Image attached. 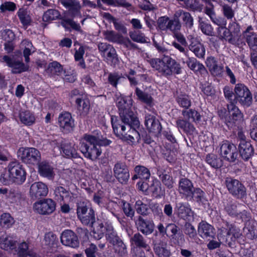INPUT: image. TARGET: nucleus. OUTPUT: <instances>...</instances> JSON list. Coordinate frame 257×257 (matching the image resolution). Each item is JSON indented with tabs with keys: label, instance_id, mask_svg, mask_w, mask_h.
<instances>
[{
	"label": "nucleus",
	"instance_id": "f257e3e1",
	"mask_svg": "<svg viewBox=\"0 0 257 257\" xmlns=\"http://www.w3.org/2000/svg\"><path fill=\"white\" fill-rule=\"evenodd\" d=\"M77 215L81 223L90 225L93 228L92 235L96 239L101 238L105 232L103 222L98 220L95 222V213L87 201H79L77 204Z\"/></svg>",
	"mask_w": 257,
	"mask_h": 257
},
{
	"label": "nucleus",
	"instance_id": "f03ea898",
	"mask_svg": "<svg viewBox=\"0 0 257 257\" xmlns=\"http://www.w3.org/2000/svg\"><path fill=\"white\" fill-rule=\"evenodd\" d=\"M111 141L101 136L85 135L81 143L80 150L85 157L91 160L97 159L101 154L100 146H106Z\"/></svg>",
	"mask_w": 257,
	"mask_h": 257
},
{
	"label": "nucleus",
	"instance_id": "7ed1b4c3",
	"mask_svg": "<svg viewBox=\"0 0 257 257\" xmlns=\"http://www.w3.org/2000/svg\"><path fill=\"white\" fill-rule=\"evenodd\" d=\"M7 170L8 173H3L0 177V181L5 185L10 183L22 184L26 179L27 173L23 166L18 162H12L9 164Z\"/></svg>",
	"mask_w": 257,
	"mask_h": 257
},
{
	"label": "nucleus",
	"instance_id": "20e7f679",
	"mask_svg": "<svg viewBox=\"0 0 257 257\" xmlns=\"http://www.w3.org/2000/svg\"><path fill=\"white\" fill-rule=\"evenodd\" d=\"M127 104L122 99L117 102V107L119 110L121 122L115 124L112 121V125L115 135L123 142L128 140L126 125H128V110L127 108Z\"/></svg>",
	"mask_w": 257,
	"mask_h": 257
},
{
	"label": "nucleus",
	"instance_id": "39448f33",
	"mask_svg": "<svg viewBox=\"0 0 257 257\" xmlns=\"http://www.w3.org/2000/svg\"><path fill=\"white\" fill-rule=\"evenodd\" d=\"M148 62L154 69L164 75H170L172 73H180L179 64L169 57H164L162 59L153 58L148 60Z\"/></svg>",
	"mask_w": 257,
	"mask_h": 257
},
{
	"label": "nucleus",
	"instance_id": "423d86ee",
	"mask_svg": "<svg viewBox=\"0 0 257 257\" xmlns=\"http://www.w3.org/2000/svg\"><path fill=\"white\" fill-rule=\"evenodd\" d=\"M235 98L244 107L249 106L252 102V94L243 84H237L234 89Z\"/></svg>",
	"mask_w": 257,
	"mask_h": 257
},
{
	"label": "nucleus",
	"instance_id": "0eeeda50",
	"mask_svg": "<svg viewBox=\"0 0 257 257\" xmlns=\"http://www.w3.org/2000/svg\"><path fill=\"white\" fill-rule=\"evenodd\" d=\"M19 154L23 162L28 164H37L41 159L40 153L34 148H21L19 150Z\"/></svg>",
	"mask_w": 257,
	"mask_h": 257
},
{
	"label": "nucleus",
	"instance_id": "6e6552de",
	"mask_svg": "<svg viewBox=\"0 0 257 257\" xmlns=\"http://www.w3.org/2000/svg\"><path fill=\"white\" fill-rule=\"evenodd\" d=\"M225 184L229 193L236 198L242 199L246 196V188L238 180L227 179Z\"/></svg>",
	"mask_w": 257,
	"mask_h": 257
},
{
	"label": "nucleus",
	"instance_id": "1a4fd4ad",
	"mask_svg": "<svg viewBox=\"0 0 257 257\" xmlns=\"http://www.w3.org/2000/svg\"><path fill=\"white\" fill-rule=\"evenodd\" d=\"M0 197L7 203L18 205L22 200V193L18 190L0 188Z\"/></svg>",
	"mask_w": 257,
	"mask_h": 257
},
{
	"label": "nucleus",
	"instance_id": "9d476101",
	"mask_svg": "<svg viewBox=\"0 0 257 257\" xmlns=\"http://www.w3.org/2000/svg\"><path fill=\"white\" fill-rule=\"evenodd\" d=\"M221 232L222 234H226L225 239L229 246H231L233 242L242 237V233L240 228L228 222L225 223V227L221 229Z\"/></svg>",
	"mask_w": 257,
	"mask_h": 257
},
{
	"label": "nucleus",
	"instance_id": "9b49d317",
	"mask_svg": "<svg viewBox=\"0 0 257 257\" xmlns=\"http://www.w3.org/2000/svg\"><path fill=\"white\" fill-rule=\"evenodd\" d=\"M55 203L51 199L47 198L35 202L33 205L34 210L42 215L52 213L55 210Z\"/></svg>",
	"mask_w": 257,
	"mask_h": 257
},
{
	"label": "nucleus",
	"instance_id": "f8f14e48",
	"mask_svg": "<svg viewBox=\"0 0 257 257\" xmlns=\"http://www.w3.org/2000/svg\"><path fill=\"white\" fill-rule=\"evenodd\" d=\"M220 146L221 156L229 162H234L237 156V151L235 146L227 141H222Z\"/></svg>",
	"mask_w": 257,
	"mask_h": 257
},
{
	"label": "nucleus",
	"instance_id": "ddd939ff",
	"mask_svg": "<svg viewBox=\"0 0 257 257\" xmlns=\"http://www.w3.org/2000/svg\"><path fill=\"white\" fill-rule=\"evenodd\" d=\"M175 211L179 217L185 220L191 221L194 220V212L187 203H176Z\"/></svg>",
	"mask_w": 257,
	"mask_h": 257
},
{
	"label": "nucleus",
	"instance_id": "4468645a",
	"mask_svg": "<svg viewBox=\"0 0 257 257\" xmlns=\"http://www.w3.org/2000/svg\"><path fill=\"white\" fill-rule=\"evenodd\" d=\"M2 60L12 68V72L13 73H20L27 71L29 69L28 65H25L21 61L16 60L14 57L4 56L2 58Z\"/></svg>",
	"mask_w": 257,
	"mask_h": 257
},
{
	"label": "nucleus",
	"instance_id": "2eb2a0df",
	"mask_svg": "<svg viewBox=\"0 0 257 257\" xmlns=\"http://www.w3.org/2000/svg\"><path fill=\"white\" fill-rule=\"evenodd\" d=\"M48 186L46 184L42 182H35L30 186V196L33 199L45 197L48 193Z\"/></svg>",
	"mask_w": 257,
	"mask_h": 257
},
{
	"label": "nucleus",
	"instance_id": "dca6fc26",
	"mask_svg": "<svg viewBox=\"0 0 257 257\" xmlns=\"http://www.w3.org/2000/svg\"><path fill=\"white\" fill-rule=\"evenodd\" d=\"M227 109L228 114L225 117V120L227 123L232 124L242 119V113L233 102H230L228 104Z\"/></svg>",
	"mask_w": 257,
	"mask_h": 257
},
{
	"label": "nucleus",
	"instance_id": "f3484780",
	"mask_svg": "<svg viewBox=\"0 0 257 257\" xmlns=\"http://www.w3.org/2000/svg\"><path fill=\"white\" fill-rule=\"evenodd\" d=\"M58 123L60 127L65 132H69L73 130L74 126V121L71 114L68 112L60 114L58 117Z\"/></svg>",
	"mask_w": 257,
	"mask_h": 257
},
{
	"label": "nucleus",
	"instance_id": "a211bd4d",
	"mask_svg": "<svg viewBox=\"0 0 257 257\" xmlns=\"http://www.w3.org/2000/svg\"><path fill=\"white\" fill-rule=\"evenodd\" d=\"M61 241L63 244L71 247L75 248L79 246L77 236L70 230H65L62 233Z\"/></svg>",
	"mask_w": 257,
	"mask_h": 257
},
{
	"label": "nucleus",
	"instance_id": "6ab92c4d",
	"mask_svg": "<svg viewBox=\"0 0 257 257\" xmlns=\"http://www.w3.org/2000/svg\"><path fill=\"white\" fill-rule=\"evenodd\" d=\"M192 182L187 178H182L179 182L178 191L187 200L192 197V190L194 189Z\"/></svg>",
	"mask_w": 257,
	"mask_h": 257
},
{
	"label": "nucleus",
	"instance_id": "aec40b11",
	"mask_svg": "<svg viewBox=\"0 0 257 257\" xmlns=\"http://www.w3.org/2000/svg\"><path fill=\"white\" fill-rule=\"evenodd\" d=\"M139 124L140 122L137 114L130 111V125L133 127L130 130V132L134 135H130V142H131L132 145L138 142L140 139V135L134 128L139 127Z\"/></svg>",
	"mask_w": 257,
	"mask_h": 257
},
{
	"label": "nucleus",
	"instance_id": "412c9836",
	"mask_svg": "<svg viewBox=\"0 0 257 257\" xmlns=\"http://www.w3.org/2000/svg\"><path fill=\"white\" fill-rule=\"evenodd\" d=\"M61 4L69 10V12L73 17H81L80 13L81 6L76 0H60Z\"/></svg>",
	"mask_w": 257,
	"mask_h": 257
},
{
	"label": "nucleus",
	"instance_id": "4be33fe9",
	"mask_svg": "<svg viewBox=\"0 0 257 257\" xmlns=\"http://www.w3.org/2000/svg\"><path fill=\"white\" fill-rule=\"evenodd\" d=\"M114 174L122 184H125L128 179V173L127 166L123 163L116 164L114 168Z\"/></svg>",
	"mask_w": 257,
	"mask_h": 257
},
{
	"label": "nucleus",
	"instance_id": "5701e85b",
	"mask_svg": "<svg viewBox=\"0 0 257 257\" xmlns=\"http://www.w3.org/2000/svg\"><path fill=\"white\" fill-rule=\"evenodd\" d=\"M55 198L59 201L69 202L73 201L75 198V195L67 191L63 187H57L54 190Z\"/></svg>",
	"mask_w": 257,
	"mask_h": 257
},
{
	"label": "nucleus",
	"instance_id": "b1692460",
	"mask_svg": "<svg viewBox=\"0 0 257 257\" xmlns=\"http://www.w3.org/2000/svg\"><path fill=\"white\" fill-rule=\"evenodd\" d=\"M136 225L140 231L146 235L152 233L154 230V224L153 222L146 220L141 216L136 221Z\"/></svg>",
	"mask_w": 257,
	"mask_h": 257
},
{
	"label": "nucleus",
	"instance_id": "393cba45",
	"mask_svg": "<svg viewBox=\"0 0 257 257\" xmlns=\"http://www.w3.org/2000/svg\"><path fill=\"white\" fill-rule=\"evenodd\" d=\"M17 241L12 235L5 233L0 237V248L5 250L16 248Z\"/></svg>",
	"mask_w": 257,
	"mask_h": 257
},
{
	"label": "nucleus",
	"instance_id": "a878e982",
	"mask_svg": "<svg viewBox=\"0 0 257 257\" xmlns=\"http://www.w3.org/2000/svg\"><path fill=\"white\" fill-rule=\"evenodd\" d=\"M145 123L150 132H160L161 127L159 120L156 118V114L147 113Z\"/></svg>",
	"mask_w": 257,
	"mask_h": 257
},
{
	"label": "nucleus",
	"instance_id": "bb28decb",
	"mask_svg": "<svg viewBox=\"0 0 257 257\" xmlns=\"http://www.w3.org/2000/svg\"><path fill=\"white\" fill-rule=\"evenodd\" d=\"M253 28L248 26L244 32V37L250 49L257 51V34L252 32Z\"/></svg>",
	"mask_w": 257,
	"mask_h": 257
},
{
	"label": "nucleus",
	"instance_id": "cd10ccee",
	"mask_svg": "<svg viewBox=\"0 0 257 257\" xmlns=\"http://www.w3.org/2000/svg\"><path fill=\"white\" fill-rule=\"evenodd\" d=\"M214 230L213 227L206 221H202L198 224V234L203 238L213 237L214 234Z\"/></svg>",
	"mask_w": 257,
	"mask_h": 257
},
{
	"label": "nucleus",
	"instance_id": "c85d7f7f",
	"mask_svg": "<svg viewBox=\"0 0 257 257\" xmlns=\"http://www.w3.org/2000/svg\"><path fill=\"white\" fill-rule=\"evenodd\" d=\"M38 172L40 176L50 180L53 179L55 175L54 168L46 162H42L39 164Z\"/></svg>",
	"mask_w": 257,
	"mask_h": 257
},
{
	"label": "nucleus",
	"instance_id": "c756f323",
	"mask_svg": "<svg viewBox=\"0 0 257 257\" xmlns=\"http://www.w3.org/2000/svg\"><path fill=\"white\" fill-rule=\"evenodd\" d=\"M243 231L247 238L250 239L257 238V222L253 220L246 222Z\"/></svg>",
	"mask_w": 257,
	"mask_h": 257
},
{
	"label": "nucleus",
	"instance_id": "7c9ffc66",
	"mask_svg": "<svg viewBox=\"0 0 257 257\" xmlns=\"http://www.w3.org/2000/svg\"><path fill=\"white\" fill-rule=\"evenodd\" d=\"M239 151L242 158L245 160H247L252 155L253 150L250 143L243 140L240 142L239 145Z\"/></svg>",
	"mask_w": 257,
	"mask_h": 257
},
{
	"label": "nucleus",
	"instance_id": "2f4dec72",
	"mask_svg": "<svg viewBox=\"0 0 257 257\" xmlns=\"http://www.w3.org/2000/svg\"><path fill=\"white\" fill-rule=\"evenodd\" d=\"M103 35L104 39L109 42H117L126 45L127 38L116 33L113 31H104Z\"/></svg>",
	"mask_w": 257,
	"mask_h": 257
},
{
	"label": "nucleus",
	"instance_id": "473e14b6",
	"mask_svg": "<svg viewBox=\"0 0 257 257\" xmlns=\"http://www.w3.org/2000/svg\"><path fill=\"white\" fill-rule=\"evenodd\" d=\"M19 118L22 122L27 125H31L35 122L34 114L29 110H22L19 113Z\"/></svg>",
	"mask_w": 257,
	"mask_h": 257
},
{
	"label": "nucleus",
	"instance_id": "72a5a7b5",
	"mask_svg": "<svg viewBox=\"0 0 257 257\" xmlns=\"http://www.w3.org/2000/svg\"><path fill=\"white\" fill-rule=\"evenodd\" d=\"M175 17L179 20L181 18L187 27H191L193 24V19L189 13L182 10L177 11L175 13Z\"/></svg>",
	"mask_w": 257,
	"mask_h": 257
},
{
	"label": "nucleus",
	"instance_id": "f704fd0d",
	"mask_svg": "<svg viewBox=\"0 0 257 257\" xmlns=\"http://www.w3.org/2000/svg\"><path fill=\"white\" fill-rule=\"evenodd\" d=\"M112 235L113 237L111 239L110 242L113 244L115 252H118L120 255H122L126 252V247L117 236Z\"/></svg>",
	"mask_w": 257,
	"mask_h": 257
},
{
	"label": "nucleus",
	"instance_id": "c9c22d12",
	"mask_svg": "<svg viewBox=\"0 0 257 257\" xmlns=\"http://www.w3.org/2000/svg\"><path fill=\"white\" fill-rule=\"evenodd\" d=\"M21 47L23 49L25 61L28 63L30 61L29 56L35 51L34 48L32 43L28 40H24L21 42Z\"/></svg>",
	"mask_w": 257,
	"mask_h": 257
},
{
	"label": "nucleus",
	"instance_id": "e433bc0d",
	"mask_svg": "<svg viewBox=\"0 0 257 257\" xmlns=\"http://www.w3.org/2000/svg\"><path fill=\"white\" fill-rule=\"evenodd\" d=\"M135 174L133 177V180L138 178L143 180H148L150 177L149 170L146 167L141 166L136 167L135 169Z\"/></svg>",
	"mask_w": 257,
	"mask_h": 257
},
{
	"label": "nucleus",
	"instance_id": "4c0bfd02",
	"mask_svg": "<svg viewBox=\"0 0 257 257\" xmlns=\"http://www.w3.org/2000/svg\"><path fill=\"white\" fill-rule=\"evenodd\" d=\"M242 206L232 201L229 202L224 205V210L230 216L235 217L239 209Z\"/></svg>",
	"mask_w": 257,
	"mask_h": 257
},
{
	"label": "nucleus",
	"instance_id": "58836bf2",
	"mask_svg": "<svg viewBox=\"0 0 257 257\" xmlns=\"http://www.w3.org/2000/svg\"><path fill=\"white\" fill-rule=\"evenodd\" d=\"M164 191L162 189L160 182L158 180H153L150 184L148 194L155 197H160L164 194Z\"/></svg>",
	"mask_w": 257,
	"mask_h": 257
},
{
	"label": "nucleus",
	"instance_id": "ea45409f",
	"mask_svg": "<svg viewBox=\"0 0 257 257\" xmlns=\"http://www.w3.org/2000/svg\"><path fill=\"white\" fill-rule=\"evenodd\" d=\"M46 71L50 75H60L62 73L63 69L62 66L59 63L54 61L48 64L47 68L46 69Z\"/></svg>",
	"mask_w": 257,
	"mask_h": 257
},
{
	"label": "nucleus",
	"instance_id": "a19ab883",
	"mask_svg": "<svg viewBox=\"0 0 257 257\" xmlns=\"http://www.w3.org/2000/svg\"><path fill=\"white\" fill-rule=\"evenodd\" d=\"M75 102L78 110L81 114L85 115L88 113L90 108V103L88 99L77 97Z\"/></svg>",
	"mask_w": 257,
	"mask_h": 257
},
{
	"label": "nucleus",
	"instance_id": "79ce46f5",
	"mask_svg": "<svg viewBox=\"0 0 257 257\" xmlns=\"http://www.w3.org/2000/svg\"><path fill=\"white\" fill-rule=\"evenodd\" d=\"M61 149L63 155L66 158H77L78 157L76 149L71 144L67 143L62 145Z\"/></svg>",
	"mask_w": 257,
	"mask_h": 257
},
{
	"label": "nucleus",
	"instance_id": "37998d69",
	"mask_svg": "<svg viewBox=\"0 0 257 257\" xmlns=\"http://www.w3.org/2000/svg\"><path fill=\"white\" fill-rule=\"evenodd\" d=\"M28 244L26 242L21 243L18 246V254L20 257H26L29 255L31 257H36V254L28 250Z\"/></svg>",
	"mask_w": 257,
	"mask_h": 257
},
{
	"label": "nucleus",
	"instance_id": "c03bdc74",
	"mask_svg": "<svg viewBox=\"0 0 257 257\" xmlns=\"http://www.w3.org/2000/svg\"><path fill=\"white\" fill-rule=\"evenodd\" d=\"M176 125L179 129L182 130L186 133H192L195 131V127L188 121L178 119L176 121Z\"/></svg>",
	"mask_w": 257,
	"mask_h": 257
},
{
	"label": "nucleus",
	"instance_id": "a18cd8bd",
	"mask_svg": "<svg viewBox=\"0 0 257 257\" xmlns=\"http://www.w3.org/2000/svg\"><path fill=\"white\" fill-rule=\"evenodd\" d=\"M186 63L192 70L195 72L202 71L205 69L204 66L194 58H188Z\"/></svg>",
	"mask_w": 257,
	"mask_h": 257
},
{
	"label": "nucleus",
	"instance_id": "49530a36",
	"mask_svg": "<svg viewBox=\"0 0 257 257\" xmlns=\"http://www.w3.org/2000/svg\"><path fill=\"white\" fill-rule=\"evenodd\" d=\"M15 223L14 219L11 216L10 214L8 213H3L0 218V224L5 228L11 227Z\"/></svg>",
	"mask_w": 257,
	"mask_h": 257
},
{
	"label": "nucleus",
	"instance_id": "de8ad7c7",
	"mask_svg": "<svg viewBox=\"0 0 257 257\" xmlns=\"http://www.w3.org/2000/svg\"><path fill=\"white\" fill-rule=\"evenodd\" d=\"M60 16V14L58 11L55 9H49L44 14L43 20L44 22H50L58 19Z\"/></svg>",
	"mask_w": 257,
	"mask_h": 257
},
{
	"label": "nucleus",
	"instance_id": "09e8293b",
	"mask_svg": "<svg viewBox=\"0 0 257 257\" xmlns=\"http://www.w3.org/2000/svg\"><path fill=\"white\" fill-rule=\"evenodd\" d=\"M192 192V197H188V200H194L198 202H203L205 200V193L199 188H194Z\"/></svg>",
	"mask_w": 257,
	"mask_h": 257
},
{
	"label": "nucleus",
	"instance_id": "8fccbe9b",
	"mask_svg": "<svg viewBox=\"0 0 257 257\" xmlns=\"http://www.w3.org/2000/svg\"><path fill=\"white\" fill-rule=\"evenodd\" d=\"M136 94L138 98L144 102L149 105H151L153 103V99L152 96L143 92L138 87L136 88Z\"/></svg>",
	"mask_w": 257,
	"mask_h": 257
},
{
	"label": "nucleus",
	"instance_id": "3c124183",
	"mask_svg": "<svg viewBox=\"0 0 257 257\" xmlns=\"http://www.w3.org/2000/svg\"><path fill=\"white\" fill-rule=\"evenodd\" d=\"M182 114L186 119L189 120L191 118L194 121H198L201 119V115L199 113L193 109L183 110Z\"/></svg>",
	"mask_w": 257,
	"mask_h": 257
},
{
	"label": "nucleus",
	"instance_id": "603ef678",
	"mask_svg": "<svg viewBox=\"0 0 257 257\" xmlns=\"http://www.w3.org/2000/svg\"><path fill=\"white\" fill-rule=\"evenodd\" d=\"M84 53L85 50L83 46H80L78 49H76L74 54L75 61H79V65L83 68L85 67V62L83 60V55Z\"/></svg>",
	"mask_w": 257,
	"mask_h": 257
},
{
	"label": "nucleus",
	"instance_id": "864d4df0",
	"mask_svg": "<svg viewBox=\"0 0 257 257\" xmlns=\"http://www.w3.org/2000/svg\"><path fill=\"white\" fill-rule=\"evenodd\" d=\"M181 27V24L180 21L175 17L174 14L173 20H170L169 19L168 30L175 33L180 29Z\"/></svg>",
	"mask_w": 257,
	"mask_h": 257
},
{
	"label": "nucleus",
	"instance_id": "5fc2aeb1",
	"mask_svg": "<svg viewBox=\"0 0 257 257\" xmlns=\"http://www.w3.org/2000/svg\"><path fill=\"white\" fill-rule=\"evenodd\" d=\"M206 162L213 168H219L221 166V161L219 159L213 154H209L206 158Z\"/></svg>",
	"mask_w": 257,
	"mask_h": 257
},
{
	"label": "nucleus",
	"instance_id": "6e6d98bb",
	"mask_svg": "<svg viewBox=\"0 0 257 257\" xmlns=\"http://www.w3.org/2000/svg\"><path fill=\"white\" fill-rule=\"evenodd\" d=\"M231 35L228 30L226 29L225 26L219 27L217 29V37L218 38L222 40H230V37Z\"/></svg>",
	"mask_w": 257,
	"mask_h": 257
},
{
	"label": "nucleus",
	"instance_id": "4d7b16f0",
	"mask_svg": "<svg viewBox=\"0 0 257 257\" xmlns=\"http://www.w3.org/2000/svg\"><path fill=\"white\" fill-rule=\"evenodd\" d=\"M107 61V62H113L116 59V51L112 46H111L105 52L104 55H102Z\"/></svg>",
	"mask_w": 257,
	"mask_h": 257
},
{
	"label": "nucleus",
	"instance_id": "13d9d810",
	"mask_svg": "<svg viewBox=\"0 0 257 257\" xmlns=\"http://www.w3.org/2000/svg\"><path fill=\"white\" fill-rule=\"evenodd\" d=\"M132 243L139 247L146 248L147 244L142 235L139 233L135 234L132 238Z\"/></svg>",
	"mask_w": 257,
	"mask_h": 257
},
{
	"label": "nucleus",
	"instance_id": "bf43d9fd",
	"mask_svg": "<svg viewBox=\"0 0 257 257\" xmlns=\"http://www.w3.org/2000/svg\"><path fill=\"white\" fill-rule=\"evenodd\" d=\"M169 18L167 16H163L158 19L157 24L158 28L162 31L168 30Z\"/></svg>",
	"mask_w": 257,
	"mask_h": 257
},
{
	"label": "nucleus",
	"instance_id": "052dcab7",
	"mask_svg": "<svg viewBox=\"0 0 257 257\" xmlns=\"http://www.w3.org/2000/svg\"><path fill=\"white\" fill-rule=\"evenodd\" d=\"M178 104L183 107L188 108L191 105V101L188 95L181 94L177 99Z\"/></svg>",
	"mask_w": 257,
	"mask_h": 257
},
{
	"label": "nucleus",
	"instance_id": "680f3d73",
	"mask_svg": "<svg viewBox=\"0 0 257 257\" xmlns=\"http://www.w3.org/2000/svg\"><path fill=\"white\" fill-rule=\"evenodd\" d=\"M199 26L201 31L204 34L208 36H212L213 35V29L211 25L204 22H200Z\"/></svg>",
	"mask_w": 257,
	"mask_h": 257
},
{
	"label": "nucleus",
	"instance_id": "e2e57ef3",
	"mask_svg": "<svg viewBox=\"0 0 257 257\" xmlns=\"http://www.w3.org/2000/svg\"><path fill=\"white\" fill-rule=\"evenodd\" d=\"M18 16L24 25H28L30 23V18L26 11L20 9L18 12Z\"/></svg>",
	"mask_w": 257,
	"mask_h": 257
},
{
	"label": "nucleus",
	"instance_id": "0e129e2a",
	"mask_svg": "<svg viewBox=\"0 0 257 257\" xmlns=\"http://www.w3.org/2000/svg\"><path fill=\"white\" fill-rule=\"evenodd\" d=\"M154 250L156 254L159 257H169L170 255L169 250L163 246H156Z\"/></svg>",
	"mask_w": 257,
	"mask_h": 257
},
{
	"label": "nucleus",
	"instance_id": "69168bd1",
	"mask_svg": "<svg viewBox=\"0 0 257 257\" xmlns=\"http://www.w3.org/2000/svg\"><path fill=\"white\" fill-rule=\"evenodd\" d=\"M137 212L140 214H146L148 208L146 204H144L141 200H137L135 205Z\"/></svg>",
	"mask_w": 257,
	"mask_h": 257
},
{
	"label": "nucleus",
	"instance_id": "338daca9",
	"mask_svg": "<svg viewBox=\"0 0 257 257\" xmlns=\"http://www.w3.org/2000/svg\"><path fill=\"white\" fill-rule=\"evenodd\" d=\"M160 177L163 184L169 188H171L173 186L174 181L172 177L167 174L160 175Z\"/></svg>",
	"mask_w": 257,
	"mask_h": 257
},
{
	"label": "nucleus",
	"instance_id": "774afa93",
	"mask_svg": "<svg viewBox=\"0 0 257 257\" xmlns=\"http://www.w3.org/2000/svg\"><path fill=\"white\" fill-rule=\"evenodd\" d=\"M184 232L191 238H194L196 235L195 227L188 222H186L184 225Z\"/></svg>",
	"mask_w": 257,
	"mask_h": 257
}]
</instances>
